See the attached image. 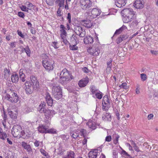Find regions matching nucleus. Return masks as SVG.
<instances>
[{
    "label": "nucleus",
    "instance_id": "c9c22d12",
    "mask_svg": "<svg viewBox=\"0 0 158 158\" xmlns=\"http://www.w3.org/2000/svg\"><path fill=\"white\" fill-rule=\"evenodd\" d=\"M79 130L78 131H76V132H71L70 133V135L72 136V137L74 139H76L79 136Z\"/></svg>",
    "mask_w": 158,
    "mask_h": 158
},
{
    "label": "nucleus",
    "instance_id": "cd10ccee",
    "mask_svg": "<svg viewBox=\"0 0 158 158\" xmlns=\"http://www.w3.org/2000/svg\"><path fill=\"white\" fill-rule=\"evenodd\" d=\"M47 127L45 126L42 125L38 127V130L40 133H46Z\"/></svg>",
    "mask_w": 158,
    "mask_h": 158
},
{
    "label": "nucleus",
    "instance_id": "412c9836",
    "mask_svg": "<svg viewBox=\"0 0 158 158\" xmlns=\"http://www.w3.org/2000/svg\"><path fill=\"white\" fill-rule=\"evenodd\" d=\"M102 118L103 120L110 121L111 116L109 113L105 112L102 115Z\"/></svg>",
    "mask_w": 158,
    "mask_h": 158
},
{
    "label": "nucleus",
    "instance_id": "bb28decb",
    "mask_svg": "<svg viewBox=\"0 0 158 158\" xmlns=\"http://www.w3.org/2000/svg\"><path fill=\"white\" fill-rule=\"evenodd\" d=\"M11 79L13 83H16L19 80L18 75L16 73L12 74L11 77Z\"/></svg>",
    "mask_w": 158,
    "mask_h": 158
},
{
    "label": "nucleus",
    "instance_id": "49530a36",
    "mask_svg": "<svg viewBox=\"0 0 158 158\" xmlns=\"http://www.w3.org/2000/svg\"><path fill=\"white\" fill-rule=\"evenodd\" d=\"M61 34H60V36L62 39H63L65 36V35L66 34V32L64 29H61L60 30Z\"/></svg>",
    "mask_w": 158,
    "mask_h": 158
},
{
    "label": "nucleus",
    "instance_id": "f704fd0d",
    "mask_svg": "<svg viewBox=\"0 0 158 158\" xmlns=\"http://www.w3.org/2000/svg\"><path fill=\"white\" fill-rule=\"evenodd\" d=\"M69 48L70 50L73 51H76L78 49V47L77 46V44H69Z\"/></svg>",
    "mask_w": 158,
    "mask_h": 158
},
{
    "label": "nucleus",
    "instance_id": "680f3d73",
    "mask_svg": "<svg viewBox=\"0 0 158 158\" xmlns=\"http://www.w3.org/2000/svg\"><path fill=\"white\" fill-rule=\"evenodd\" d=\"M118 152L116 151L113 150V158H117Z\"/></svg>",
    "mask_w": 158,
    "mask_h": 158
},
{
    "label": "nucleus",
    "instance_id": "052dcab7",
    "mask_svg": "<svg viewBox=\"0 0 158 158\" xmlns=\"http://www.w3.org/2000/svg\"><path fill=\"white\" fill-rule=\"evenodd\" d=\"M112 139V137L110 135H109L108 136H107L105 138V141H106L107 142H110L111 141Z\"/></svg>",
    "mask_w": 158,
    "mask_h": 158
},
{
    "label": "nucleus",
    "instance_id": "6e6552de",
    "mask_svg": "<svg viewBox=\"0 0 158 158\" xmlns=\"http://www.w3.org/2000/svg\"><path fill=\"white\" fill-rule=\"evenodd\" d=\"M102 109L103 110L107 111L110 107V99L107 96H105L102 101Z\"/></svg>",
    "mask_w": 158,
    "mask_h": 158
},
{
    "label": "nucleus",
    "instance_id": "a19ab883",
    "mask_svg": "<svg viewBox=\"0 0 158 158\" xmlns=\"http://www.w3.org/2000/svg\"><path fill=\"white\" fill-rule=\"evenodd\" d=\"M10 74V71L9 69H5L4 71V76L5 77H9Z\"/></svg>",
    "mask_w": 158,
    "mask_h": 158
},
{
    "label": "nucleus",
    "instance_id": "f03ea898",
    "mask_svg": "<svg viewBox=\"0 0 158 158\" xmlns=\"http://www.w3.org/2000/svg\"><path fill=\"white\" fill-rule=\"evenodd\" d=\"M60 77V82L64 85L69 83L73 78V76L66 69L61 72Z\"/></svg>",
    "mask_w": 158,
    "mask_h": 158
},
{
    "label": "nucleus",
    "instance_id": "f8f14e48",
    "mask_svg": "<svg viewBox=\"0 0 158 158\" xmlns=\"http://www.w3.org/2000/svg\"><path fill=\"white\" fill-rule=\"evenodd\" d=\"M89 11H89L88 12V14L90 16L92 15L94 18L99 15L101 13L100 10L96 8H93L92 10L90 9Z\"/></svg>",
    "mask_w": 158,
    "mask_h": 158
},
{
    "label": "nucleus",
    "instance_id": "aec40b11",
    "mask_svg": "<svg viewBox=\"0 0 158 158\" xmlns=\"http://www.w3.org/2000/svg\"><path fill=\"white\" fill-rule=\"evenodd\" d=\"M22 146L24 148L29 152H32V149L30 145L27 143L23 142H22Z\"/></svg>",
    "mask_w": 158,
    "mask_h": 158
},
{
    "label": "nucleus",
    "instance_id": "79ce46f5",
    "mask_svg": "<svg viewBox=\"0 0 158 158\" xmlns=\"http://www.w3.org/2000/svg\"><path fill=\"white\" fill-rule=\"evenodd\" d=\"M99 92H97L95 94L96 97L98 99H101L102 97V92L98 91Z\"/></svg>",
    "mask_w": 158,
    "mask_h": 158
},
{
    "label": "nucleus",
    "instance_id": "0e129e2a",
    "mask_svg": "<svg viewBox=\"0 0 158 158\" xmlns=\"http://www.w3.org/2000/svg\"><path fill=\"white\" fill-rule=\"evenodd\" d=\"M5 158H15L12 153H8Z\"/></svg>",
    "mask_w": 158,
    "mask_h": 158
},
{
    "label": "nucleus",
    "instance_id": "3c124183",
    "mask_svg": "<svg viewBox=\"0 0 158 158\" xmlns=\"http://www.w3.org/2000/svg\"><path fill=\"white\" fill-rule=\"evenodd\" d=\"M140 77L142 81H144L146 80V75L144 73H142L140 74Z\"/></svg>",
    "mask_w": 158,
    "mask_h": 158
},
{
    "label": "nucleus",
    "instance_id": "c85d7f7f",
    "mask_svg": "<svg viewBox=\"0 0 158 158\" xmlns=\"http://www.w3.org/2000/svg\"><path fill=\"white\" fill-rule=\"evenodd\" d=\"M87 125L89 128L92 129H95V123L91 120L89 121L87 123Z\"/></svg>",
    "mask_w": 158,
    "mask_h": 158
},
{
    "label": "nucleus",
    "instance_id": "ea45409f",
    "mask_svg": "<svg viewBox=\"0 0 158 158\" xmlns=\"http://www.w3.org/2000/svg\"><path fill=\"white\" fill-rule=\"evenodd\" d=\"M69 123L70 121L69 120L63 119L62 121L61 124L64 127H66L69 125Z\"/></svg>",
    "mask_w": 158,
    "mask_h": 158
},
{
    "label": "nucleus",
    "instance_id": "e433bc0d",
    "mask_svg": "<svg viewBox=\"0 0 158 158\" xmlns=\"http://www.w3.org/2000/svg\"><path fill=\"white\" fill-rule=\"evenodd\" d=\"M90 91L92 93V94H94L97 92L98 91V90L96 89L95 86L92 85L90 86Z\"/></svg>",
    "mask_w": 158,
    "mask_h": 158
},
{
    "label": "nucleus",
    "instance_id": "39448f33",
    "mask_svg": "<svg viewBox=\"0 0 158 158\" xmlns=\"http://www.w3.org/2000/svg\"><path fill=\"white\" fill-rule=\"evenodd\" d=\"M99 44H96L93 45L92 47L89 48L87 52L91 55L93 56H97L100 53V51L98 48Z\"/></svg>",
    "mask_w": 158,
    "mask_h": 158
},
{
    "label": "nucleus",
    "instance_id": "ddd939ff",
    "mask_svg": "<svg viewBox=\"0 0 158 158\" xmlns=\"http://www.w3.org/2000/svg\"><path fill=\"white\" fill-rule=\"evenodd\" d=\"M144 5L143 0H136L134 3V6L137 9H141L143 8Z\"/></svg>",
    "mask_w": 158,
    "mask_h": 158
},
{
    "label": "nucleus",
    "instance_id": "1a4fd4ad",
    "mask_svg": "<svg viewBox=\"0 0 158 158\" xmlns=\"http://www.w3.org/2000/svg\"><path fill=\"white\" fill-rule=\"evenodd\" d=\"M21 130V127L19 125H15L12 129V134L14 137H16L20 135Z\"/></svg>",
    "mask_w": 158,
    "mask_h": 158
},
{
    "label": "nucleus",
    "instance_id": "bf43d9fd",
    "mask_svg": "<svg viewBox=\"0 0 158 158\" xmlns=\"http://www.w3.org/2000/svg\"><path fill=\"white\" fill-rule=\"evenodd\" d=\"M52 46L55 48H58L59 47L58 46V44L57 42H53L52 43Z\"/></svg>",
    "mask_w": 158,
    "mask_h": 158
},
{
    "label": "nucleus",
    "instance_id": "13d9d810",
    "mask_svg": "<svg viewBox=\"0 0 158 158\" xmlns=\"http://www.w3.org/2000/svg\"><path fill=\"white\" fill-rule=\"evenodd\" d=\"M2 116L3 117L4 121L6 122L7 119V115L4 111H3V113L2 114Z\"/></svg>",
    "mask_w": 158,
    "mask_h": 158
},
{
    "label": "nucleus",
    "instance_id": "0eeeda50",
    "mask_svg": "<svg viewBox=\"0 0 158 158\" xmlns=\"http://www.w3.org/2000/svg\"><path fill=\"white\" fill-rule=\"evenodd\" d=\"M79 3L81 8L85 10L90 7L92 5V2L90 0H80Z\"/></svg>",
    "mask_w": 158,
    "mask_h": 158
},
{
    "label": "nucleus",
    "instance_id": "4c0bfd02",
    "mask_svg": "<svg viewBox=\"0 0 158 158\" xmlns=\"http://www.w3.org/2000/svg\"><path fill=\"white\" fill-rule=\"evenodd\" d=\"M31 84L33 88H34L35 90H36L39 88V84L38 80L37 81V82L35 81V82H33V83Z\"/></svg>",
    "mask_w": 158,
    "mask_h": 158
},
{
    "label": "nucleus",
    "instance_id": "f3484780",
    "mask_svg": "<svg viewBox=\"0 0 158 158\" xmlns=\"http://www.w3.org/2000/svg\"><path fill=\"white\" fill-rule=\"evenodd\" d=\"M98 150H97L90 151L88 154L89 158H96L98 154Z\"/></svg>",
    "mask_w": 158,
    "mask_h": 158
},
{
    "label": "nucleus",
    "instance_id": "f257e3e1",
    "mask_svg": "<svg viewBox=\"0 0 158 158\" xmlns=\"http://www.w3.org/2000/svg\"><path fill=\"white\" fill-rule=\"evenodd\" d=\"M121 12L123 14V20L124 23H127L131 21L133 19H136V12L134 11L132 9H125Z\"/></svg>",
    "mask_w": 158,
    "mask_h": 158
},
{
    "label": "nucleus",
    "instance_id": "473e14b6",
    "mask_svg": "<svg viewBox=\"0 0 158 158\" xmlns=\"http://www.w3.org/2000/svg\"><path fill=\"white\" fill-rule=\"evenodd\" d=\"M17 113L16 111L14 112L12 111H9L8 112V114L10 117L12 119H15L17 118Z\"/></svg>",
    "mask_w": 158,
    "mask_h": 158
},
{
    "label": "nucleus",
    "instance_id": "72a5a7b5",
    "mask_svg": "<svg viewBox=\"0 0 158 158\" xmlns=\"http://www.w3.org/2000/svg\"><path fill=\"white\" fill-rule=\"evenodd\" d=\"M119 137V136L118 134H115L114 135L113 138L114 139V144H117L118 143V140Z\"/></svg>",
    "mask_w": 158,
    "mask_h": 158
},
{
    "label": "nucleus",
    "instance_id": "393cba45",
    "mask_svg": "<svg viewBox=\"0 0 158 158\" xmlns=\"http://www.w3.org/2000/svg\"><path fill=\"white\" fill-rule=\"evenodd\" d=\"M45 106L46 104L45 102H41V103L39 106L38 108V110L40 113H42L44 112V110L46 109H45Z\"/></svg>",
    "mask_w": 158,
    "mask_h": 158
},
{
    "label": "nucleus",
    "instance_id": "774afa93",
    "mask_svg": "<svg viewBox=\"0 0 158 158\" xmlns=\"http://www.w3.org/2000/svg\"><path fill=\"white\" fill-rule=\"evenodd\" d=\"M67 19L68 20V22L69 23H70L71 22V14L70 13H68V14Z\"/></svg>",
    "mask_w": 158,
    "mask_h": 158
},
{
    "label": "nucleus",
    "instance_id": "de8ad7c7",
    "mask_svg": "<svg viewBox=\"0 0 158 158\" xmlns=\"http://www.w3.org/2000/svg\"><path fill=\"white\" fill-rule=\"evenodd\" d=\"M56 133V131L53 129H48V128L47 127V131L46 133H48L51 134H54Z\"/></svg>",
    "mask_w": 158,
    "mask_h": 158
},
{
    "label": "nucleus",
    "instance_id": "5701e85b",
    "mask_svg": "<svg viewBox=\"0 0 158 158\" xmlns=\"http://www.w3.org/2000/svg\"><path fill=\"white\" fill-rule=\"evenodd\" d=\"M115 3L116 6L120 8L125 6L126 4L125 0H117V2Z\"/></svg>",
    "mask_w": 158,
    "mask_h": 158
},
{
    "label": "nucleus",
    "instance_id": "c756f323",
    "mask_svg": "<svg viewBox=\"0 0 158 158\" xmlns=\"http://www.w3.org/2000/svg\"><path fill=\"white\" fill-rule=\"evenodd\" d=\"M19 75L20 79L23 81L24 82L25 81V75L23 73V70L20 69L19 72Z\"/></svg>",
    "mask_w": 158,
    "mask_h": 158
},
{
    "label": "nucleus",
    "instance_id": "9b49d317",
    "mask_svg": "<svg viewBox=\"0 0 158 158\" xmlns=\"http://www.w3.org/2000/svg\"><path fill=\"white\" fill-rule=\"evenodd\" d=\"M83 30L80 26H76L74 28V31L76 34L81 37H84L85 35V32Z\"/></svg>",
    "mask_w": 158,
    "mask_h": 158
},
{
    "label": "nucleus",
    "instance_id": "5fc2aeb1",
    "mask_svg": "<svg viewBox=\"0 0 158 158\" xmlns=\"http://www.w3.org/2000/svg\"><path fill=\"white\" fill-rule=\"evenodd\" d=\"M18 15L19 17L22 18H24L25 17L24 13L23 12L21 11L18 12Z\"/></svg>",
    "mask_w": 158,
    "mask_h": 158
},
{
    "label": "nucleus",
    "instance_id": "e2e57ef3",
    "mask_svg": "<svg viewBox=\"0 0 158 158\" xmlns=\"http://www.w3.org/2000/svg\"><path fill=\"white\" fill-rule=\"evenodd\" d=\"M121 86L122 87L125 89H127L128 88V87L127 86V84L125 82L122 83Z\"/></svg>",
    "mask_w": 158,
    "mask_h": 158
},
{
    "label": "nucleus",
    "instance_id": "4468645a",
    "mask_svg": "<svg viewBox=\"0 0 158 158\" xmlns=\"http://www.w3.org/2000/svg\"><path fill=\"white\" fill-rule=\"evenodd\" d=\"M45 118L48 119L53 117V115L56 114L55 111L54 110H50L45 109L44 112Z\"/></svg>",
    "mask_w": 158,
    "mask_h": 158
},
{
    "label": "nucleus",
    "instance_id": "2f4dec72",
    "mask_svg": "<svg viewBox=\"0 0 158 158\" xmlns=\"http://www.w3.org/2000/svg\"><path fill=\"white\" fill-rule=\"evenodd\" d=\"M65 0H56V3L59 6V8L64 7Z\"/></svg>",
    "mask_w": 158,
    "mask_h": 158
},
{
    "label": "nucleus",
    "instance_id": "864d4df0",
    "mask_svg": "<svg viewBox=\"0 0 158 158\" xmlns=\"http://www.w3.org/2000/svg\"><path fill=\"white\" fill-rule=\"evenodd\" d=\"M47 4L50 6H52L53 4V0H44Z\"/></svg>",
    "mask_w": 158,
    "mask_h": 158
},
{
    "label": "nucleus",
    "instance_id": "69168bd1",
    "mask_svg": "<svg viewBox=\"0 0 158 158\" xmlns=\"http://www.w3.org/2000/svg\"><path fill=\"white\" fill-rule=\"evenodd\" d=\"M127 29V27L124 25L119 29V30H120L122 32L123 31Z\"/></svg>",
    "mask_w": 158,
    "mask_h": 158
},
{
    "label": "nucleus",
    "instance_id": "a18cd8bd",
    "mask_svg": "<svg viewBox=\"0 0 158 158\" xmlns=\"http://www.w3.org/2000/svg\"><path fill=\"white\" fill-rule=\"evenodd\" d=\"M79 133H80L81 135L83 136L84 137H85L86 135V130L84 129H81L80 131V132L79 131Z\"/></svg>",
    "mask_w": 158,
    "mask_h": 158
},
{
    "label": "nucleus",
    "instance_id": "603ef678",
    "mask_svg": "<svg viewBox=\"0 0 158 158\" xmlns=\"http://www.w3.org/2000/svg\"><path fill=\"white\" fill-rule=\"evenodd\" d=\"M30 79L31 81V83L30 84H32L33 82H35V81L37 82V80L35 76H31L30 77Z\"/></svg>",
    "mask_w": 158,
    "mask_h": 158
},
{
    "label": "nucleus",
    "instance_id": "4d7b16f0",
    "mask_svg": "<svg viewBox=\"0 0 158 158\" xmlns=\"http://www.w3.org/2000/svg\"><path fill=\"white\" fill-rule=\"evenodd\" d=\"M25 52H26L27 56H30L31 51L28 46L25 48Z\"/></svg>",
    "mask_w": 158,
    "mask_h": 158
},
{
    "label": "nucleus",
    "instance_id": "20e7f679",
    "mask_svg": "<svg viewBox=\"0 0 158 158\" xmlns=\"http://www.w3.org/2000/svg\"><path fill=\"white\" fill-rule=\"evenodd\" d=\"M62 89L60 86H53L52 89V94L56 100H59L62 97Z\"/></svg>",
    "mask_w": 158,
    "mask_h": 158
},
{
    "label": "nucleus",
    "instance_id": "09e8293b",
    "mask_svg": "<svg viewBox=\"0 0 158 158\" xmlns=\"http://www.w3.org/2000/svg\"><path fill=\"white\" fill-rule=\"evenodd\" d=\"M20 8L21 10L23 11H25L27 12V13H30L27 8L25 6L22 5L20 7Z\"/></svg>",
    "mask_w": 158,
    "mask_h": 158
},
{
    "label": "nucleus",
    "instance_id": "4be33fe9",
    "mask_svg": "<svg viewBox=\"0 0 158 158\" xmlns=\"http://www.w3.org/2000/svg\"><path fill=\"white\" fill-rule=\"evenodd\" d=\"M78 38L75 35H73L70 39V43L69 44H78L79 43Z\"/></svg>",
    "mask_w": 158,
    "mask_h": 158
},
{
    "label": "nucleus",
    "instance_id": "a211bd4d",
    "mask_svg": "<svg viewBox=\"0 0 158 158\" xmlns=\"http://www.w3.org/2000/svg\"><path fill=\"white\" fill-rule=\"evenodd\" d=\"M7 137L6 133L5 131H3L2 129L0 128V139L4 140Z\"/></svg>",
    "mask_w": 158,
    "mask_h": 158
},
{
    "label": "nucleus",
    "instance_id": "423d86ee",
    "mask_svg": "<svg viewBox=\"0 0 158 158\" xmlns=\"http://www.w3.org/2000/svg\"><path fill=\"white\" fill-rule=\"evenodd\" d=\"M5 99L12 103H15L18 101V97L16 93L11 92V94H6L4 96Z\"/></svg>",
    "mask_w": 158,
    "mask_h": 158
},
{
    "label": "nucleus",
    "instance_id": "37998d69",
    "mask_svg": "<svg viewBox=\"0 0 158 158\" xmlns=\"http://www.w3.org/2000/svg\"><path fill=\"white\" fill-rule=\"evenodd\" d=\"M40 152L43 155L46 156L47 158H48L49 157L48 153L44 149L41 148L40 149Z\"/></svg>",
    "mask_w": 158,
    "mask_h": 158
},
{
    "label": "nucleus",
    "instance_id": "8fccbe9b",
    "mask_svg": "<svg viewBox=\"0 0 158 158\" xmlns=\"http://www.w3.org/2000/svg\"><path fill=\"white\" fill-rule=\"evenodd\" d=\"M121 154L123 156L125 157H130V155L123 149L122 150Z\"/></svg>",
    "mask_w": 158,
    "mask_h": 158
},
{
    "label": "nucleus",
    "instance_id": "a878e982",
    "mask_svg": "<svg viewBox=\"0 0 158 158\" xmlns=\"http://www.w3.org/2000/svg\"><path fill=\"white\" fill-rule=\"evenodd\" d=\"M83 25L87 28H90L93 25V23L89 20H85L83 24Z\"/></svg>",
    "mask_w": 158,
    "mask_h": 158
},
{
    "label": "nucleus",
    "instance_id": "6ab92c4d",
    "mask_svg": "<svg viewBox=\"0 0 158 158\" xmlns=\"http://www.w3.org/2000/svg\"><path fill=\"white\" fill-rule=\"evenodd\" d=\"M84 42L85 44H91L94 42V39L90 36H86L84 39Z\"/></svg>",
    "mask_w": 158,
    "mask_h": 158
},
{
    "label": "nucleus",
    "instance_id": "7c9ffc66",
    "mask_svg": "<svg viewBox=\"0 0 158 158\" xmlns=\"http://www.w3.org/2000/svg\"><path fill=\"white\" fill-rule=\"evenodd\" d=\"M112 60L111 59H110L109 60V61H108L107 62V67L106 68V70H107V71L108 70L109 71H110L111 70V69L112 67Z\"/></svg>",
    "mask_w": 158,
    "mask_h": 158
},
{
    "label": "nucleus",
    "instance_id": "58836bf2",
    "mask_svg": "<svg viewBox=\"0 0 158 158\" xmlns=\"http://www.w3.org/2000/svg\"><path fill=\"white\" fill-rule=\"evenodd\" d=\"M138 24V21L137 20H134L129 25V26L131 28H133L136 26Z\"/></svg>",
    "mask_w": 158,
    "mask_h": 158
},
{
    "label": "nucleus",
    "instance_id": "dca6fc26",
    "mask_svg": "<svg viewBox=\"0 0 158 158\" xmlns=\"http://www.w3.org/2000/svg\"><path fill=\"white\" fill-rule=\"evenodd\" d=\"M89 82L88 79H83L80 80L78 83L79 86L83 87L86 86Z\"/></svg>",
    "mask_w": 158,
    "mask_h": 158
},
{
    "label": "nucleus",
    "instance_id": "7ed1b4c3",
    "mask_svg": "<svg viewBox=\"0 0 158 158\" xmlns=\"http://www.w3.org/2000/svg\"><path fill=\"white\" fill-rule=\"evenodd\" d=\"M54 63V61L52 60L49 59L48 56L46 55L44 56L42 61V64L44 68L47 71H49L53 69Z\"/></svg>",
    "mask_w": 158,
    "mask_h": 158
},
{
    "label": "nucleus",
    "instance_id": "9d476101",
    "mask_svg": "<svg viewBox=\"0 0 158 158\" xmlns=\"http://www.w3.org/2000/svg\"><path fill=\"white\" fill-rule=\"evenodd\" d=\"M24 85V86L23 88L26 94H31L34 89L31 85V84H30V82L29 81H26Z\"/></svg>",
    "mask_w": 158,
    "mask_h": 158
},
{
    "label": "nucleus",
    "instance_id": "c03bdc74",
    "mask_svg": "<svg viewBox=\"0 0 158 158\" xmlns=\"http://www.w3.org/2000/svg\"><path fill=\"white\" fill-rule=\"evenodd\" d=\"M27 8L28 10H31V9H34L35 6L31 3L29 2L27 3Z\"/></svg>",
    "mask_w": 158,
    "mask_h": 158
},
{
    "label": "nucleus",
    "instance_id": "2eb2a0df",
    "mask_svg": "<svg viewBox=\"0 0 158 158\" xmlns=\"http://www.w3.org/2000/svg\"><path fill=\"white\" fill-rule=\"evenodd\" d=\"M45 99L48 105L52 106L53 103V99L51 97L50 94L48 93H46Z\"/></svg>",
    "mask_w": 158,
    "mask_h": 158
},
{
    "label": "nucleus",
    "instance_id": "b1692460",
    "mask_svg": "<svg viewBox=\"0 0 158 158\" xmlns=\"http://www.w3.org/2000/svg\"><path fill=\"white\" fill-rule=\"evenodd\" d=\"M75 153L73 151L67 152L66 154L63 158H74Z\"/></svg>",
    "mask_w": 158,
    "mask_h": 158
},
{
    "label": "nucleus",
    "instance_id": "338daca9",
    "mask_svg": "<svg viewBox=\"0 0 158 158\" xmlns=\"http://www.w3.org/2000/svg\"><path fill=\"white\" fill-rule=\"evenodd\" d=\"M122 41L123 40H122V39H121L120 36L119 37H118L116 40V42L117 44H119V43L122 42Z\"/></svg>",
    "mask_w": 158,
    "mask_h": 158
},
{
    "label": "nucleus",
    "instance_id": "6e6d98bb",
    "mask_svg": "<svg viewBox=\"0 0 158 158\" xmlns=\"http://www.w3.org/2000/svg\"><path fill=\"white\" fill-rule=\"evenodd\" d=\"M120 36L121 37L123 41L127 39L128 37V36L127 35H121Z\"/></svg>",
    "mask_w": 158,
    "mask_h": 158
}]
</instances>
